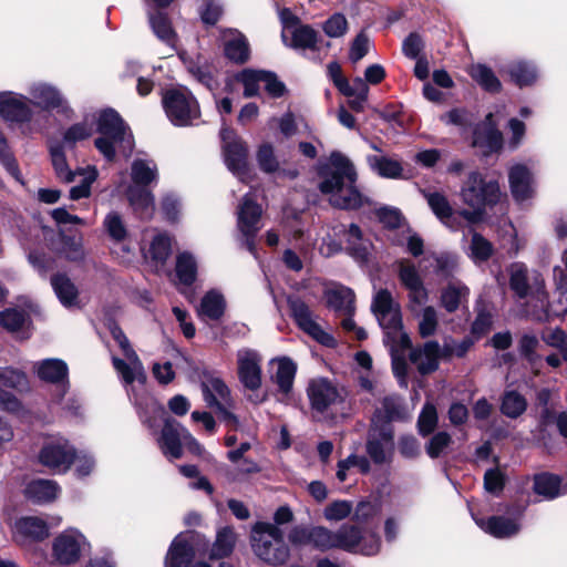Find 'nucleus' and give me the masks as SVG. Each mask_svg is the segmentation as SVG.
<instances>
[{
  "mask_svg": "<svg viewBox=\"0 0 567 567\" xmlns=\"http://www.w3.org/2000/svg\"><path fill=\"white\" fill-rule=\"evenodd\" d=\"M320 192L329 203L341 209H358L369 204V198L355 187L357 172L350 159L340 152H332L318 171Z\"/></svg>",
  "mask_w": 567,
  "mask_h": 567,
  "instance_id": "f257e3e1",
  "label": "nucleus"
},
{
  "mask_svg": "<svg viewBox=\"0 0 567 567\" xmlns=\"http://www.w3.org/2000/svg\"><path fill=\"white\" fill-rule=\"evenodd\" d=\"M460 196L471 207V210L461 209L462 217L472 225L483 219L487 207L501 200L502 192L497 181H487L481 173L471 172L461 187Z\"/></svg>",
  "mask_w": 567,
  "mask_h": 567,
  "instance_id": "f03ea898",
  "label": "nucleus"
},
{
  "mask_svg": "<svg viewBox=\"0 0 567 567\" xmlns=\"http://www.w3.org/2000/svg\"><path fill=\"white\" fill-rule=\"evenodd\" d=\"M371 310L384 331V343L392 351L396 348H410L411 340L403 331L400 303L388 289H379L371 302Z\"/></svg>",
  "mask_w": 567,
  "mask_h": 567,
  "instance_id": "7ed1b4c3",
  "label": "nucleus"
},
{
  "mask_svg": "<svg viewBox=\"0 0 567 567\" xmlns=\"http://www.w3.org/2000/svg\"><path fill=\"white\" fill-rule=\"evenodd\" d=\"M250 545L254 554L271 566L286 564L290 556L282 530L272 523H256L251 528Z\"/></svg>",
  "mask_w": 567,
  "mask_h": 567,
  "instance_id": "20e7f679",
  "label": "nucleus"
},
{
  "mask_svg": "<svg viewBox=\"0 0 567 567\" xmlns=\"http://www.w3.org/2000/svg\"><path fill=\"white\" fill-rule=\"evenodd\" d=\"M97 132L101 136L95 140V146L107 161H113L116 147L123 148L127 154L132 152L133 136L114 110H104L100 113Z\"/></svg>",
  "mask_w": 567,
  "mask_h": 567,
  "instance_id": "39448f33",
  "label": "nucleus"
},
{
  "mask_svg": "<svg viewBox=\"0 0 567 567\" xmlns=\"http://www.w3.org/2000/svg\"><path fill=\"white\" fill-rule=\"evenodd\" d=\"M509 288L518 299L535 300L536 306L545 309L548 305V293L543 276L536 270H529L523 262H513L508 268Z\"/></svg>",
  "mask_w": 567,
  "mask_h": 567,
  "instance_id": "423d86ee",
  "label": "nucleus"
},
{
  "mask_svg": "<svg viewBox=\"0 0 567 567\" xmlns=\"http://www.w3.org/2000/svg\"><path fill=\"white\" fill-rule=\"evenodd\" d=\"M311 409L319 414L336 412L347 414V392L326 378L312 379L307 386Z\"/></svg>",
  "mask_w": 567,
  "mask_h": 567,
  "instance_id": "0eeeda50",
  "label": "nucleus"
},
{
  "mask_svg": "<svg viewBox=\"0 0 567 567\" xmlns=\"http://www.w3.org/2000/svg\"><path fill=\"white\" fill-rule=\"evenodd\" d=\"M162 102L168 120L175 126L193 125L200 116L198 102L185 87L167 90Z\"/></svg>",
  "mask_w": 567,
  "mask_h": 567,
  "instance_id": "6e6552de",
  "label": "nucleus"
},
{
  "mask_svg": "<svg viewBox=\"0 0 567 567\" xmlns=\"http://www.w3.org/2000/svg\"><path fill=\"white\" fill-rule=\"evenodd\" d=\"M110 332L114 340L117 342L118 347L123 351L124 357L126 358L127 362L117 358L112 357V363L116 372L122 378L123 382L126 385H131L134 381L140 382L141 384H144L146 381V374L144 371V367L132 348L128 339L126 338L125 333L122 331V329L114 322L110 324Z\"/></svg>",
  "mask_w": 567,
  "mask_h": 567,
  "instance_id": "1a4fd4ad",
  "label": "nucleus"
},
{
  "mask_svg": "<svg viewBox=\"0 0 567 567\" xmlns=\"http://www.w3.org/2000/svg\"><path fill=\"white\" fill-rule=\"evenodd\" d=\"M334 549L372 556L380 550V538L374 533L362 534L354 525L343 524L334 530Z\"/></svg>",
  "mask_w": 567,
  "mask_h": 567,
  "instance_id": "9d476101",
  "label": "nucleus"
},
{
  "mask_svg": "<svg viewBox=\"0 0 567 567\" xmlns=\"http://www.w3.org/2000/svg\"><path fill=\"white\" fill-rule=\"evenodd\" d=\"M220 137L223 142L224 161L227 168L241 182H245L248 176L247 144L228 127L220 130Z\"/></svg>",
  "mask_w": 567,
  "mask_h": 567,
  "instance_id": "9b49d317",
  "label": "nucleus"
},
{
  "mask_svg": "<svg viewBox=\"0 0 567 567\" xmlns=\"http://www.w3.org/2000/svg\"><path fill=\"white\" fill-rule=\"evenodd\" d=\"M76 456L75 449L64 437H52L48 440L40 453L39 462L53 473H65Z\"/></svg>",
  "mask_w": 567,
  "mask_h": 567,
  "instance_id": "f8f14e48",
  "label": "nucleus"
},
{
  "mask_svg": "<svg viewBox=\"0 0 567 567\" xmlns=\"http://www.w3.org/2000/svg\"><path fill=\"white\" fill-rule=\"evenodd\" d=\"M202 392L207 406L214 409L223 421L237 425V417L229 411L231 406L230 391L219 378H207L202 382Z\"/></svg>",
  "mask_w": 567,
  "mask_h": 567,
  "instance_id": "ddd939ff",
  "label": "nucleus"
},
{
  "mask_svg": "<svg viewBox=\"0 0 567 567\" xmlns=\"http://www.w3.org/2000/svg\"><path fill=\"white\" fill-rule=\"evenodd\" d=\"M261 207L251 194H246L237 210V227L244 237V245L249 252L256 255L255 237L260 229Z\"/></svg>",
  "mask_w": 567,
  "mask_h": 567,
  "instance_id": "4468645a",
  "label": "nucleus"
},
{
  "mask_svg": "<svg viewBox=\"0 0 567 567\" xmlns=\"http://www.w3.org/2000/svg\"><path fill=\"white\" fill-rule=\"evenodd\" d=\"M86 545V538L80 530L68 528L54 538L52 557L60 565H73L80 559Z\"/></svg>",
  "mask_w": 567,
  "mask_h": 567,
  "instance_id": "2eb2a0df",
  "label": "nucleus"
},
{
  "mask_svg": "<svg viewBox=\"0 0 567 567\" xmlns=\"http://www.w3.org/2000/svg\"><path fill=\"white\" fill-rule=\"evenodd\" d=\"M287 303L290 316L303 332L324 346H330L333 342V338L321 329L313 312L301 298L289 296Z\"/></svg>",
  "mask_w": 567,
  "mask_h": 567,
  "instance_id": "dca6fc26",
  "label": "nucleus"
},
{
  "mask_svg": "<svg viewBox=\"0 0 567 567\" xmlns=\"http://www.w3.org/2000/svg\"><path fill=\"white\" fill-rule=\"evenodd\" d=\"M237 373L244 388L256 391L261 386V361L260 353L250 348H241L236 353Z\"/></svg>",
  "mask_w": 567,
  "mask_h": 567,
  "instance_id": "f3484780",
  "label": "nucleus"
},
{
  "mask_svg": "<svg viewBox=\"0 0 567 567\" xmlns=\"http://www.w3.org/2000/svg\"><path fill=\"white\" fill-rule=\"evenodd\" d=\"M25 95L4 91L0 92V116L10 123H29L33 117V110Z\"/></svg>",
  "mask_w": 567,
  "mask_h": 567,
  "instance_id": "a211bd4d",
  "label": "nucleus"
},
{
  "mask_svg": "<svg viewBox=\"0 0 567 567\" xmlns=\"http://www.w3.org/2000/svg\"><path fill=\"white\" fill-rule=\"evenodd\" d=\"M187 433L179 422L166 417L164 425L157 437L158 446L162 453L169 460H177L183 456V444Z\"/></svg>",
  "mask_w": 567,
  "mask_h": 567,
  "instance_id": "6ab92c4d",
  "label": "nucleus"
},
{
  "mask_svg": "<svg viewBox=\"0 0 567 567\" xmlns=\"http://www.w3.org/2000/svg\"><path fill=\"white\" fill-rule=\"evenodd\" d=\"M34 372L44 382L58 386V401L62 400L69 388L66 363L61 359H44L33 364Z\"/></svg>",
  "mask_w": 567,
  "mask_h": 567,
  "instance_id": "aec40b11",
  "label": "nucleus"
},
{
  "mask_svg": "<svg viewBox=\"0 0 567 567\" xmlns=\"http://www.w3.org/2000/svg\"><path fill=\"white\" fill-rule=\"evenodd\" d=\"M200 536L194 533L179 534L175 537L165 558V567H188L194 558V545Z\"/></svg>",
  "mask_w": 567,
  "mask_h": 567,
  "instance_id": "412c9836",
  "label": "nucleus"
},
{
  "mask_svg": "<svg viewBox=\"0 0 567 567\" xmlns=\"http://www.w3.org/2000/svg\"><path fill=\"white\" fill-rule=\"evenodd\" d=\"M433 214L451 230H458L462 227L461 210L455 212L450 205L446 196L440 192L422 190Z\"/></svg>",
  "mask_w": 567,
  "mask_h": 567,
  "instance_id": "4be33fe9",
  "label": "nucleus"
},
{
  "mask_svg": "<svg viewBox=\"0 0 567 567\" xmlns=\"http://www.w3.org/2000/svg\"><path fill=\"white\" fill-rule=\"evenodd\" d=\"M508 182L514 199L524 204L535 194L534 177L529 168L523 164H515L509 168Z\"/></svg>",
  "mask_w": 567,
  "mask_h": 567,
  "instance_id": "5701e85b",
  "label": "nucleus"
},
{
  "mask_svg": "<svg viewBox=\"0 0 567 567\" xmlns=\"http://www.w3.org/2000/svg\"><path fill=\"white\" fill-rule=\"evenodd\" d=\"M441 347L437 341H427L422 347L411 350L410 361L421 374H429L437 370L440 363Z\"/></svg>",
  "mask_w": 567,
  "mask_h": 567,
  "instance_id": "b1692460",
  "label": "nucleus"
},
{
  "mask_svg": "<svg viewBox=\"0 0 567 567\" xmlns=\"http://www.w3.org/2000/svg\"><path fill=\"white\" fill-rule=\"evenodd\" d=\"M493 115L487 114L485 121L478 124L473 132V145L484 150V154L498 151L503 145L502 133L492 122Z\"/></svg>",
  "mask_w": 567,
  "mask_h": 567,
  "instance_id": "393cba45",
  "label": "nucleus"
},
{
  "mask_svg": "<svg viewBox=\"0 0 567 567\" xmlns=\"http://www.w3.org/2000/svg\"><path fill=\"white\" fill-rule=\"evenodd\" d=\"M30 103L42 110L63 107L64 99L60 91L48 83H33L29 86Z\"/></svg>",
  "mask_w": 567,
  "mask_h": 567,
  "instance_id": "a878e982",
  "label": "nucleus"
},
{
  "mask_svg": "<svg viewBox=\"0 0 567 567\" xmlns=\"http://www.w3.org/2000/svg\"><path fill=\"white\" fill-rule=\"evenodd\" d=\"M473 518L482 530L495 538H508L515 536L520 529V525L516 518L491 516L484 519L477 518L474 515Z\"/></svg>",
  "mask_w": 567,
  "mask_h": 567,
  "instance_id": "bb28decb",
  "label": "nucleus"
},
{
  "mask_svg": "<svg viewBox=\"0 0 567 567\" xmlns=\"http://www.w3.org/2000/svg\"><path fill=\"white\" fill-rule=\"evenodd\" d=\"M179 58L187 71L202 84L213 90L216 81L213 75V66L208 60L202 55L192 56L186 52H181Z\"/></svg>",
  "mask_w": 567,
  "mask_h": 567,
  "instance_id": "cd10ccee",
  "label": "nucleus"
},
{
  "mask_svg": "<svg viewBox=\"0 0 567 567\" xmlns=\"http://www.w3.org/2000/svg\"><path fill=\"white\" fill-rule=\"evenodd\" d=\"M126 197L135 214L142 219H148L155 212L153 194L143 187L128 186Z\"/></svg>",
  "mask_w": 567,
  "mask_h": 567,
  "instance_id": "c85d7f7f",
  "label": "nucleus"
},
{
  "mask_svg": "<svg viewBox=\"0 0 567 567\" xmlns=\"http://www.w3.org/2000/svg\"><path fill=\"white\" fill-rule=\"evenodd\" d=\"M327 306L336 311L350 313L354 310V293L350 288L332 285L324 290Z\"/></svg>",
  "mask_w": 567,
  "mask_h": 567,
  "instance_id": "c756f323",
  "label": "nucleus"
},
{
  "mask_svg": "<svg viewBox=\"0 0 567 567\" xmlns=\"http://www.w3.org/2000/svg\"><path fill=\"white\" fill-rule=\"evenodd\" d=\"M59 493V485L51 480H34L24 489L25 497L38 504L53 502Z\"/></svg>",
  "mask_w": 567,
  "mask_h": 567,
  "instance_id": "7c9ffc66",
  "label": "nucleus"
},
{
  "mask_svg": "<svg viewBox=\"0 0 567 567\" xmlns=\"http://www.w3.org/2000/svg\"><path fill=\"white\" fill-rule=\"evenodd\" d=\"M393 451V434L390 429L383 430L379 439L370 437L367 442V453L375 464L385 463Z\"/></svg>",
  "mask_w": 567,
  "mask_h": 567,
  "instance_id": "2f4dec72",
  "label": "nucleus"
},
{
  "mask_svg": "<svg viewBox=\"0 0 567 567\" xmlns=\"http://www.w3.org/2000/svg\"><path fill=\"white\" fill-rule=\"evenodd\" d=\"M224 52L230 61L245 63L250 53L247 39L241 33L230 30L225 38Z\"/></svg>",
  "mask_w": 567,
  "mask_h": 567,
  "instance_id": "473e14b6",
  "label": "nucleus"
},
{
  "mask_svg": "<svg viewBox=\"0 0 567 567\" xmlns=\"http://www.w3.org/2000/svg\"><path fill=\"white\" fill-rule=\"evenodd\" d=\"M225 309L224 296L218 290L212 289L203 296L197 311L203 319L219 320Z\"/></svg>",
  "mask_w": 567,
  "mask_h": 567,
  "instance_id": "72a5a7b5",
  "label": "nucleus"
},
{
  "mask_svg": "<svg viewBox=\"0 0 567 567\" xmlns=\"http://www.w3.org/2000/svg\"><path fill=\"white\" fill-rule=\"evenodd\" d=\"M16 534L22 538L42 540L49 536L48 524L33 516L22 517L14 523Z\"/></svg>",
  "mask_w": 567,
  "mask_h": 567,
  "instance_id": "f704fd0d",
  "label": "nucleus"
},
{
  "mask_svg": "<svg viewBox=\"0 0 567 567\" xmlns=\"http://www.w3.org/2000/svg\"><path fill=\"white\" fill-rule=\"evenodd\" d=\"M237 542V535L233 527L224 526L216 533V538L209 550L210 559H221L230 556Z\"/></svg>",
  "mask_w": 567,
  "mask_h": 567,
  "instance_id": "c9c22d12",
  "label": "nucleus"
},
{
  "mask_svg": "<svg viewBox=\"0 0 567 567\" xmlns=\"http://www.w3.org/2000/svg\"><path fill=\"white\" fill-rule=\"evenodd\" d=\"M157 165L152 159L136 158L131 165L132 186L145 188L157 181Z\"/></svg>",
  "mask_w": 567,
  "mask_h": 567,
  "instance_id": "e433bc0d",
  "label": "nucleus"
},
{
  "mask_svg": "<svg viewBox=\"0 0 567 567\" xmlns=\"http://www.w3.org/2000/svg\"><path fill=\"white\" fill-rule=\"evenodd\" d=\"M346 250L357 260L363 261L369 255V241L363 238L360 227L351 224L344 230Z\"/></svg>",
  "mask_w": 567,
  "mask_h": 567,
  "instance_id": "4c0bfd02",
  "label": "nucleus"
},
{
  "mask_svg": "<svg viewBox=\"0 0 567 567\" xmlns=\"http://www.w3.org/2000/svg\"><path fill=\"white\" fill-rule=\"evenodd\" d=\"M468 292V288L461 281H451L441 291V305L447 312H455L466 301Z\"/></svg>",
  "mask_w": 567,
  "mask_h": 567,
  "instance_id": "58836bf2",
  "label": "nucleus"
},
{
  "mask_svg": "<svg viewBox=\"0 0 567 567\" xmlns=\"http://www.w3.org/2000/svg\"><path fill=\"white\" fill-rule=\"evenodd\" d=\"M534 491L545 498L553 499L567 493V488L561 485V478L558 475L540 473L534 477Z\"/></svg>",
  "mask_w": 567,
  "mask_h": 567,
  "instance_id": "ea45409f",
  "label": "nucleus"
},
{
  "mask_svg": "<svg viewBox=\"0 0 567 567\" xmlns=\"http://www.w3.org/2000/svg\"><path fill=\"white\" fill-rule=\"evenodd\" d=\"M507 73L511 80L520 87L532 85L537 79V69L534 63L523 60L509 63Z\"/></svg>",
  "mask_w": 567,
  "mask_h": 567,
  "instance_id": "a19ab883",
  "label": "nucleus"
},
{
  "mask_svg": "<svg viewBox=\"0 0 567 567\" xmlns=\"http://www.w3.org/2000/svg\"><path fill=\"white\" fill-rule=\"evenodd\" d=\"M296 372L297 364L291 359L287 357L277 359V371L274 375V381L284 394H288L291 391Z\"/></svg>",
  "mask_w": 567,
  "mask_h": 567,
  "instance_id": "79ce46f5",
  "label": "nucleus"
},
{
  "mask_svg": "<svg viewBox=\"0 0 567 567\" xmlns=\"http://www.w3.org/2000/svg\"><path fill=\"white\" fill-rule=\"evenodd\" d=\"M175 271L179 284L192 286L197 276V261L194 255L188 251L178 254L176 257Z\"/></svg>",
  "mask_w": 567,
  "mask_h": 567,
  "instance_id": "37998d69",
  "label": "nucleus"
},
{
  "mask_svg": "<svg viewBox=\"0 0 567 567\" xmlns=\"http://www.w3.org/2000/svg\"><path fill=\"white\" fill-rule=\"evenodd\" d=\"M51 286L64 307H71L75 305L78 298V289L71 279L65 275H54L51 278Z\"/></svg>",
  "mask_w": 567,
  "mask_h": 567,
  "instance_id": "c03bdc74",
  "label": "nucleus"
},
{
  "mask_svg": "<svg viewBox=\"0 0 567 567\" xmlns=\"http://www.w3.org/2000/svg\"><path fill=\"white\" fill-rule=\"evenodd\" d=\"M368 164L372 171L385 178H399L402 176L403 167L400 162L385 157L369 155Z\"/></svg>",
  "mask_w": 567,
  "mask_h": 567,
  "instance_id": "a18cd8bd",
  "label": "nucleus"
},
{
  "mask_svg": "<svg viewBox=\"0 0 567 567\" xmlns=\"http://www.w3.org/2000/svg\"><path fill=\"white\" fill-rule=\"evenodd\" d=\"M50 153L55 176L63 183H73L78 176L79 168L72 171L69 167L63 146H52Z\"/></svg>",
  "mask_w": 567,
  "mask_h": 567,
  "instance_id": "49530a36",
  "label": "nucleus"
},
{
  "mask_svg": "<svg viewBox=\"0 0 567 567\" xmlns=\"http://www.w3.org/2000/svg\"><path fill=\"white\" fill-rule=\"evenodd\" d=\"M290 47L295 49L319 50L318 32L310 25H297L291 31Z\"/></svg>",
  "mask_w": 567,
  "mask_h": 567,
  "instance_id": "de8ad7c7",
  "label": "nucleus"
},
{
  "mask_svg": "<svg viewBox=\"0 0 567 567\" xmlns=\"http://www.w3.org/2000/svg\"><path fill=\"white\" fill-rule=\"evenodd\" d=\"M406 415L402 398L399 395L385 396L382 408L377 411L373 421L384 419L386 422L403 420Z\"/></svg>",
  "mask_w": 567,
  "mask_h": 567,
  "instance_id": "09e8293b",
  "label": "nucleus"
},
{
  "mask_svg": "<svg viewBox=\"0 0 567 567\" xmlns=\"http://www.w3.org/2000/svg\"><path fill=\"white\" fill-rule=\"evenodd\" d=\"M470 75L480 84L485 91L498 92L502 87L499 80L494 74L493 70L485 64H474L470 69Z\"/></svg>",
  "mask_w": 567,
  "mask_h": 567,
  "instance_id": "8fccbe9b",
  "label": "nucleus"
},
{
  "mask_svg": "<svg viewBox=\"0 0 567 567\" xmlns=\"http://www.w3.org/2000/svg\"><path fill=\"white\" fill-rule=\"evenodd\" d=\"M434 267V272L444 279L453 276L457 268L456 256L450 252L433 254L425 258Z\"/></svg>",
  "mask_w": 567,
  "mask_h": 567,
  "instance_id": "3c124183",
  "label": "nucleus"
},
{
  "mask_svg": "<svg viewBox=\"0 0 567 567\" xmlns=\"http://www.w3.org/2000/svg\"><path fill=\"white\" fill-rule=\"evenodd\" d=\"M417 318L419 333L422 338H429L435 334L439 326V313L433 306H424L419 312H414Z\"/></svg>",
  "mask_w": 567,
  "mask_h": 567,
  "instance_id": "603ef678",
  "label": "nucleus"
},
{
  "mask_svg": "<svg viewBox=\"0 0 567 567\" xmlns=\"http://www.w3.org/2000/svg\"><path fill=\"white\" fill-rule=\"evenodd\" d=\"M79 176H82L81 183L70 189V198L79 200L87 198L91 195V186L97 178V171L94 166L79 168Z\"/></svg>",
  "mask_w": 567,
  "mask_h": 567,
  "instance_id": "864d4df0",
  "label": "nucleus"
},
{
  "mask_svg": "<svg viewBox=\"0 0 567 567\" xmlns=\"http://www.w3.org/2000/svg\"><path fill=\"white\" fill-rule=\"evenodd\" d=\"M103 227L114 243H124L128 235L126 225L117 212H110L105 216Z\"/></svg>",
  "mask_w": 567,
  "mask_h": 567,
  "instance_id": "5fc2aeb1",
  "label": "nucleus"
},
{
  "mask_svg": "<svg viewBox=\"0 0 567 567\" xmlns=\"http://www.w3.org/2000/svg\"><path fill=\"white\" fill-rule=\"evenodd\" d=\"M527 408L525 398L516 391H507L503 395L501 411L511 419L522 415Z\"/></svg>",
  "mask_w": 567,
  "mask_h": 567,
  "instance_id": "6e6d98bb",
  "label": "nucleus"
},
{
  "mask_svg": "<svg viewBox=\"0 0 567 567\" xmlns=\"http://www.w3.org/2000/svg\"><path fill=\"white\" fill-rule=\"evenodd\" d=\"M151 27L154 33L162 41L171 44L174 41V32L171 27V22L166 14L162 12L150 13L148 14Z\"/></svg>",
  "mask_w": 567,
  "mask_h": 567,
  "instance_id": "4d7b16f0",
  "label": "nucleus"
},
{
  "mask_svg": "<svg viewBox=\"0 0 567 567\" xmlns=\"http://www.w3.org/2000/svg\"><path fill=\"white\" fill-rule=\"evenodd\" d=\"M0 386L16 390H24L28 386V379L24 372L10 368H0Z\"/></svg>",
  "mask_w": 567,
  "mask_h": 567,
  "instance_id": "13d9d810",
  "label": "nucleus"
},
{
  "mask_svg": "<svg viewBox=\"0 0 567 567\" xmlns=\"http://www.w3.org/2000/svg\"><path fill=\"white\" fill-rule=\"evenodd\" d=\"M264 71L244 70L237 76V80L244 85V96L252 97L259 92V84L262 83Z\"/></svg>",
  "mask_w": 567,
  "mask_h": 567,
  "instance_id": "bf43d9fd",
  "label": "nucleus"
},
{
  "mask_svg": "<svg viewBox=\"0 0 567 567\" xmlns=\"http://www.w3.org/2000/svg\"><path fill=\"white\" fill-rule=\"evenodd\" d=\"M171 238L167 235L158 234L154 237L150 247V256L153 260L164 264L171 254Z\"/></svg>",
  "mask_w": 567,
  "mask_h": 567,
  "instance_id": "052dcab7",
  "label": "nucleus"
},
{
  "mask_svg": "<svg viewBox=\"0 0 567 567\" xmlns=\"http://www.w3.org/2000/svg\"><path fill=\"white\" fill-rule=\"evenodd\" d=\"M352 509L350 501H334L324 507L323 517L329 522H339L347 518L352 513Z\"/></svg>",
  "mask_w": 567,
  "mask_h": 567,
  "instance_id": "680f3d73",
  "label": "nucleus"
},
{
  "mask_svg": "<svg viewBox=\"0 0 567 567\" xmlns=\"http://www.w3.org/2000/svg\"><path fill=\"white\" fill-rule=\"evenodd\" d=\"M311 546L321 551L334 549V532L323 526H312Z\"/></svg>",
  "mask_w": 567,
  "mask_h": 567,
  "instance_id": "e2e57ef3",
  "label": "nucleus"
},
{
  "mask_svg": "<svg viewBox=\"0 0 567 567\" xmlns=\"http://www.w3.org/2000/svg\"><path fill=\"white\" fill-rule=\"evenodd\" d=\"M471 257L475 261L487 260L493 251L491 243L482 235L474 233L470 245Z\"/></svg>",
  "mask_w": 567,
  "mask_h": 567,
  "instance_id": "0e129e2a",
  "label": "nucleus"
},
{
  "mask_svg": "<svg viewBox=\"0 0 567 567\" xmlns=\"http://www.w3.org/2000/svg\"><path fill=\"white\" fill-rule=\"evenodd\" d=\"M437 424V413L433 404L426 403L419 416L417 427L421 435H429L434 431Z\"/></svg>",
  "mask_w": 567,
  "mask_h": 567,
  "instance_id": "69168bd1",
  "label": "nucleus"
},
{
  "mask_svg": "<svg viewBox=\"0 0 567 567\" xmlns=\"http://www.w3.org/2000/svg\"><path fill=\"white\" fill-rule=\"evenodd\" d=\"M62 252L68 260L81 261L84 259L85 252L83 248V240L81 237H69L62 238Z\"/></svg>",
  "mask_w": 567,
  "mask_h": 567,
  "instance_id": "338daca9",
  "label": "nucleus"
},
{
  "mask_svg": "<svg viewBox=\"0 0 567 567\" xmlns=\"http://www.w3.org/2000/svg\"><path fill=\"white\" fill-rule=\"evenodd\" d=\"M543 341L553 348H556L564 361H567V336L561 329H554L542 337Z\"/></svg>",
  "mask_w": 567,
  "mask_h": 567,
  "instance_id": "774afa93",
  "label": "nucleus"
}]
</instances>
